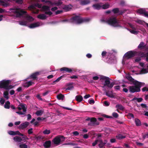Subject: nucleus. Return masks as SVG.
Segmentation results:
<instances>
[{
  "label": "nucleus",
  "instance_id": "f257e3e1",
  "mask_svg": "<svg viewBox=\"0 0 148 148\" xmlns=\"http://www.w3.org/2000/svg\"><path fill=\"white\" fill-rule=\"evenodd\" d=\"M113 50L107 52L103 51L101 53L102 59L105 62L109 64L114 63L115 61V56Z\"/></svg>",
  "mask_w": 148,
  "mask_h": 148
},
{
  "label": "nucleus",
  "instance_id": "f03ea898",
  "mask_svg": "<svg viewBox=\"0 0 148 148\" xmlns=\"http://www.w3.org/2000/svg\"><path fill=\"white\" fill-rule=\"evenodd\" d=\"M89 18H83L79 16H76L73 17L70 20L68 19H65L60 21V22H71L76 24H79L84 22H87L90 20Z\"/></svg>",
  "mask_w": 148,
  "mask_h": 148
},
{
  "label": "nucleus",
  "instance_id": "7ed1b4c3",
  "mask_svg": "<svg viewBox=\"0 0 148 148\" xmlns=\"http://www.w3.org/2000/svg\"><path fill=\"white\" fill-rule=\"evenodd\" d=\"M101 21L103 23H106L109 25L114 27H120V21L116 19L115 17H111L106 20L104 18L101 19Z\"/></svg>",
  "mask_w": 148,
  "mask_h": 148
},
{
  "label": "nucleus",
  "instance_id": "20e7f679",
  "mask_svg": "<svg viewBox=\"0 0 148 148\" xmlns=\"http://www.w3.org/2000/svg\"><path fill=\"white\" fill-rule=\"evenodd\" d=\"M138 84H133L134 86H130L128 87L130 92L131 93L139 92L140 91V88L144 86L145 84L139 82Z\"/></svg>",
  "mask_w": 148,
  "mask_h": 148
},
{
  "label": "nucleus",
  "instance_id": "39448f33",
  "mask_svg": "<svg viewBox=\"0 0 148 148\" xmlns=\"http://www.w3.org/2000/svg\"><path fill=\"white\" fill-rule=\"evenodd\" d=\"M136 52L132 51H130L125 53L123 57L122 60V64L123 65H126L128 64L127 63L129 59L134 56Z\"/></svg>",
  "mask_w": 148,
  "mask_h": 148
},
{
  "label": "nucleus",
  "instance_id": "423d86ee",
  "mask_svg": "<svg viewBox=\"0 0 148 148\" xmlns=\"http://www.w3.org/2000/svg\"><path fill=\"white\" fill-rule=\"evenodd\" d=\"M11 81L10 80L3 79L0 81V88H4L5 90H8L12 88V86L9 85Z\"/></svg>",
  "mask_w": 148,
  "mask_h": 148
},
{
  "label": "nucleus",
  "instance_id": "0eeeda50",
  "mask_svg": "<svg viewBox=\"0 0 148 148\" xmlns=\"http://www.w3.org/2000/svg\"><path fill=\"white\" fill-rule=\"evenodd\" d=\"M14 16L16 17H21L23 15H26V12L20 8L11 9L10 10Z\"/></svg>",
  "mask_w": 148,
  "mask_h": 148
},
{
  "label": "nucleus",
  "instance_id": "6e6552de",
  "mask_svg": "<svg viewBox=\"0 0 148 148\" xmlns=\"http://www.w3.org/2000/svg\"><path fill=\"white\" fill-rule=\"evenodd\" d=\"M100 79L104 80L105 82L104 84V86L102 88H104L105 86H107L108 88H112L114 85V84L113 82L110 83L109 78L108 77L101 76L100 77Z\"/></svg>",
  "mask_w": 148,
  "mask_h": 148
},
{
  "label": "nucleus",
  "instance_id": "1a4fd4ad",
  "mask_svg": "<svg viewBox=\"0 0 148 148\" xmlns=\"http://www.w3.org/2000/svg\"><path fill=\"white\" fill-rule=\"evenodd\" d=\"M25 104H21L19 105L17 107L18 110H19L18 111L16 112V113L19 115H23L25 116V114L27 108L25 107Z\"/></svg>",
  "mask_w": 148,
  "mask_h": 148
},
{
  "label": "nucleus",
  "instance_id": "9d476101",
  "mask_svg": "<svg viewBox=\"0 0 148 148\" xmlns=\"http://www.w3.org/2000/svg\"><path fill=\"white\" fill-rule=\"evenodd\" d=\"M140 65L142 67L140 71V74H144L148 73V64H145L143 62L139 63Z\"/></svg>",
  "mask_w": 148,
  "mask_h": 148
},
{
  "label": "nucleus",
  "instance_id": "9b49d317",
  "mask_svg": "<svg viewBox=\"0 0 148 148\" xmlns=\"http://www.w3.org/2000/svg\"><path fill=\"white\" fill-rule=\"evenodd\" d=\"M65 138L63 136H59L54 138L52 140L53 143L56 145H59L61 142L64 141Z\"/></svg>",
  "mask_w": 148,
  "mask_h": 148
},
{
  "label": "nucleus",
  "instance_id": "f8f14e48",
  "mask_svg": "<svg viewBox=\"0 0 148 148\" xmlns=\"http://www.w3.org/2000/svg\"><path fill=\"white\" fill-rule=\"evenodd\" d=\"M126 77L128 80L130 81V84H138L139 82L135 80L132 78L131 75L129 74H127L126 75Z\"/></svg>",
  "mask_w": 148,
  "mask_h": 148
},
{
  "label": "nucleus",
  "instance_id": "ddd939ff",
  "mask_svg": "<svg viewBox=\"0 0 148 148\" xmlns=\"http://www.w3.org/2000/svg\"><path fill=\"white\" fill-rule=\"evenodd\" d=\"M126 77L128 80L130 81V84H138L139 82L135 80L132 78L131 75L129 74H127L126 75Z\"/></svg>",
  "mask_w": 148,
  "mask_h": 148
},
{
  "label": "nucleus",
  "instance_id": "4468645a",
  "mask_svg": "<svg viewBox=\"0 0 148 148\" xmlns=\"http://www.w3.org/2000/svg\"><path fill=\"white\" fill-rule=\"evenodd\" d=\"M8 133L10 135L14 136L16 135H18L20 136H23V138H24L25 140L26 139H27V138L25 136H24L23 134H21L18 131H16L14 132L12 131H9L8 132Z\"/></svg>",
  "mask_w": 148,
  "mask_h": 148
},
{
  "label": "nucleus",
  "instance_id": "2eb2a0df",
  "mask_svg": "<svg viewBox=\"0 0 148 148\" xmlns=\"http://www.w3.org/2000/svg\"><path fill=\"white\" fill-rule=\"evenodd\" d=\"M42 10L44 11H45V13L46 14L51 15L52 14V13L50 11L49 7L43 5L42 7Z\"/></svg>",
  "mask_w": 148,
  "mask_h": 148
},
{
  "label": "nucleus",
  "instance_id": "dca6fc26",
  "mask_svg": "<svg viewBox=\"0 0 148 148\" xmlns=\"http://www.w3.org/2000/svg\"><path fill=\"white\" fill-rule=\"evenodd\" d=\"M90 122L88 123V125L89 126H94L95 125H98L99 123L97 122L96 118H91Z\"/></svg>",
  "mask_w": 148,
  "mask_h": 148
},
{
  "label": "nucleus",
  "instance_id": "f3484780",
  "mask_svg": "<svg viewBox=\"0 0 148 148\" xmlns=\"http://www.w3.org/2000/svg\"><path fill=\"white\" fill-rule=\"evenodd\" d=\"M42 25H43V23L41 22H37L30 24L29 26V27L30 28H33Z\"/></svg>",
  "mask_w": 148,
  "mask_h": 148
},
{
  "label": "nucleus",
  "instance_id": "a211bd4d",
  "mask_svg": "<svg viewBox=\"0 0 148 148\" xmlns=\"http://www.w3.org/2000/svg\"><path fill=\"white\" fill-rule=\"evenodd\" d=\"M42 71H38L34 73L31 74L29 76V77L27 78H31L33 79H35L37 78V77L42 74Z\"/></svg>",
  "mask_w": 148,
  "mask_h": 148
},
{
  "label": "nucleus",
  "instance_id": "6ab92c4d",
  "mask_svg": "<svg viewBox=\"0 0 148 148\" xmlns=\"http://www.w3.org/2000/svg\"><path fill=\"white\" fill-rule=\"evenodd\" d=\"M42 5L41 4L35 3L30 5L28 8L29 10H34L36 9V7H38L39 8H42Z\"/></svg>",
  "mask_w": 148,
  "mask_h": 148
},
{
  "label": "nucleus",
  "instance_id": "aec40b11",
  "mask_svg": "<svg viewBox=\"0 0 148 148\" xmlns=\"http://www.w3.org/2000/svg\"><path fill=\"white\" fill-rule=\"evenodd\" d=\"M29 122L25 121L24 123H21L19 126V128L20 129H23L27 127L29 125Z\"/></svg>",
  "mask_w": 148,
  "mask_h": 148
},
{
  "label": "nucleus",
  "instance_id": "412c9836",
  "mask_svg": "<svg viewBox=\"0 0 148 148\" xmlns=\"http://www.w3.org/2000/svg\"><path fill=\"white\" fill-rule=\"evenodd\" d=\"M92 7L95 10H99L101 9V3L93 4Z\"/></svg>",
  "mask_w": 148,
  "mask_h": 148
},
{
  "label": "nucleus",
  "instance_id": "4be33fe9",
  "mask_svg": "<svg viewBox=\"0 0 148 148\" xmlns=\"http://www.w3.org/2000/svg\"><path fill=\"white\" fill-rule=\"evenodd\" d=\"M112 11L115 14H121L124 12L122 10H120L119 8H115L112 10Z\"/></svg>",
  "mask_w": 148,
  "mask_h": 148
},
{
  "label": "nucleus",
  "instance_id": "5701e85b",
  "mask_svg": "<svg viewBox=\"0 0 148 148\" xmlns=\"http://www.w3.org/2000/svg\"><path fill=\"white\" fill-rule=\"evenodd\" d=\"M29 144V142H26L25 143H21L19 145L20 148H29V146L28 145Z\"/></svg>",
  "mask_w": 148,
  "mask_h": 148
},
{
  "label": "nucleus",
  "instance_id": "b1692460",
  "mask_svg": "<svg viewBox=\"0 0 148 148\" xmlns=\"http://www.w3.org/2000/svg\"><path fill=\"white\" fill-rule=\"evenodd\" d=\"M0 5L5 7L9 6V4L5 0H0Z\"/></svg>",
  "mask_w": 148,
  "mask_h": 148
},
{
  "label": "nucleus",
  "instance_id": "393cba45",
  "mask_svg": "<svg viewBox=\"0 0 148 148\" xmlns=\"http://www.w3.org/2000/svg\"><path fill=\"white\" fill-rule=\"evenodd\" d=\"M62 3V2L61 0H58L57 1H55L54 2H51V5L59 6Z\"/></svg>",
  "mask_w": 148,
  "mask_h": 148
},
{
  "label": "nucleus",
  "instance_id": "a878e982",
  "mask_svg": "<svg viewBox=\"0 0 148 148\" xmlns=\"http://www.w3.org/2000/svg\"><path fill=\"white\" fill-rule=\"evenodd\" d=\"M43 145L45 148H50L51 145V141L50 140L45 141Z\"/></svg>",
  "mask_w": 148,
  "mask_h": 148
},
{
  "label": "nucleus",
  "instance_id": "bb28decb",
  "mask_svg": "<svg viewBox=\"0 0 148 148\" xmlns=\"http://www.w3.org/2000/svg\"><path fill=\"white\" fill-rule=\"evenodd\" d=\"M34 82L31 81H29L23 83V86L25 87H28L34 84Z\"/></svg>",
  "mask_w": 148,
  "mask_h": 148
},
{
  "label": "nucleus",
  "instance_id": "cd10ccee",
  "mask_svg": "<svg viewBox=\"0 0 148 148\" xmlns=\"http://www.w3.org/2000/svg\"><path fill=\"white\" fill-rule=\"evenodd\" d=\"M13 140L14 141L17 142H20L23 140V138L21 137L16 136L13 138Z\"/></svg>",
  "mask_w": 148,
  "mask_h": 148
},
{
  "label": "nucleus",
  "instance_id": "c85d7f7f",
  "mask_svg": "<svg viewBox=\"0 0 148 148\" xmlns=\"http://www.w3.org/2000/svg\"><path fill=\"white\" fill-rule=\"evenodd\" d=\"M60 71H65L68 73H71L72 71L71 69L66 67L62 68L60 69Z\"/></svg>",
  "mask_w": 148,
  "mask_h": 148
},
{
  "label": "nucleus",
  "instance_id": "c756f323",
  "mask_svg": "<svg viewBox=\"0 0 148 148\" xmlns=\"http://www.w3.org/2000/svg\"><path fill=\"white\" fill-rule=\"evenodd\" d=\"M37 18L41 19L44 20L47 18V16L44 14H41L38 15Z\"/></svg>",
  "mask_w": 148,
  "mask_h": 148
},
{
  "label": "nucleus",
  "instance_id": "7c9ffc66",
  "mask_svg": "<svg viewBox=\"0 0 148 148\" xmlns=\"http://www.w3.org/2000/svg\"><path fill=\"white\" fill-rule=\"evenodd\" d=\"M110 7V5L108 3H106L105 4L103 5L101 3V9H107Z\"/></svg>",
  "mask_w": 148,
  "mask_h": 148
},
{
  "label": "nucleus",
  "instance_id": "2f4dec72",
  "mask_svg": "<svg viewBox=\"0 0 148 148\" xmlns=\"http://www.w3.org/2000/svg\"><path fill=\"white\" fill-rule=\"evenodd\" d=\"M99 142L100 143V144H99L98 145L99 148H103V146L106 144V143H103L101 139H99Z\"/></svg>",
  "mask_w": 148,
  "mask_h": 148
},
{
  "label": "nucleus",
  "instance_id": "473e14b6",
  "mask_svg": "<svg viewBox=\"0 0 148 148\" xmlns=\"http://www.w3.org/2000/svg\"><path fill=\"white\" fill-rule=\"evenodd\" d=\"M90 2V0H84L81 1L80 4L82 5H87Z\"/></svg>",
  "mask_w": 148,
  "mask_h": 148
},
{
  "label": "nucleus",
  "instance_id": "72a5a7b5",
  "mask_svg": "<svg viewBox=\"0 0 148 148\" xmlns=\"http://www.w3.org/2000/svg\"><path fill=\"white\" fill-rule=\"evenodd\" d=\"M137 12L140 14H143L145 16V14H146L145 10L143 9H140L137 10Z\"/></svg>",
  "mask_w": 148,
  "mask_h": 148
},
{
  "label": "nucleus",
  "instance_id": "f704fd0d",
  "mask_svg": "<svg viewBox=\"0 0 148 148\" xmlns=\"http://www.w3.org/2000/svg\"><path fill=\"white\" fill-rule=\"evenodd\" d=\"M145 46V44L143 42H141L138 46V48L141 49H144Z\"/></svg>",
  "mask_w": 148,
  "mask_h": 148
},
{
  "label": "nucleus",
  "instance_id": "c9c22d12",
  "mask_svg": "<svg viewBox=\"0 0 148 148\" xmlns=\"http://www.w3.org/2000/svg\"><path fill=\"white\" fill-rule=\"evenodd\" d=\"M76 100L78 102H81L83 100V97L81 95H77L75 97Z\"/></svg>",
  "mask_w": 148,
  "mask_h": 148
},
{
  "label": "nucleus",
  "instance_id": "e433bc0d",
  "mask_svg": "<svg viewBox=\"0 0 148 148\" xmlns=\"http://www.w3.org/2000/svg\"><path fill=\"white\" fill-rule=\"evenodd\" d=\"M57 97L58 100H63L64 99V96L62 94H60L58 95L57 96Z\"/></svg>",
  "mask_w": 148,
  "mask_h": 148
},
{
  "label": "nucleus",
  "instance_id": "4c0bfd02",
  "mask_svg": "<svg viewBox=\"0 0 148 148\" xmlns=\"http://www.w3.org/2000/svg\"><path fill=\"white\" fill-rule=\"evenodd\" d=\"M106 95L107 96L111 98H114V95L112 92L110 93L108 92H106Z\"/></svg>",
  "mask_w": 148,
  "mask_h": 148
},
{
  "label": "nucleus",
  "instance_id": "58836bf2",
  "mask_svg": "<svg viewBox=\"0 0 148 148\" xmlns=\"http://www.w3.org/2000/svg\"><path fill=\"white\" fill-rule=\"evenodd\" d=\"M116 108L117 109H119L121 110H123L124 108L123 106L121 104H117L116 106Z\"/></svg>",
  "mask_w": 148,
  "mask_h": 148
},
{
  "label": "nucleus",
  "instance_id": "ea45409f",
  "mask_svg": "<svg viewBox=\"0 0 148 148\" xmlns=\"http://www.w3.org/2000/svg\"><path fill=\"white\" fill-rule=\"evenodd\" d=\"M116 137L117 139L121 140L125 138V136H123L121 134H119L116 136Z\"/></svg>",
  "mask_w": 148,
  "mask_h": 148
},
{
  "label": "nucleus",
  "instance_id": "a19ab883",
  "mask_svg": "<svg viewBox=\"0 0 148 148\" xmlns=\"http://www.w3.org/2000/svg\"><path fill=\"white\" fill-rule=\"evenodd\" d=\"M44 112L43 110H40L37 111L35 113L38 116L42 115Z\"/></svg>",
  "mask_w": 148,
  "mask_h": 148
},
{
  "label": "nucleus",
  "instance_id": "79ce46f5",
  "mask_svg": "<svg viewBox=\"0 0 148 148\" xmlns=\"http://www.w3.org/2000/svg\"><path fill=\"white\" fill-rule=\"evenodd\" d=\"M126 28L132 34H138V32L136 30V29H133V30H132L127 28Z\"/></svg>",
  "mask_w": 148,
  "mask_h": 148
},
{
  "label": "nucleus",
  "instance_id": "37998d69",
  "mask_svg": "<svg viewBox=\"0 0 148 148\" xmlns=\"http://www.w3.org/2000/svg\"><path fill=\"white\" fill-rule=\"evenodd\" d=\"M135 122L136 125L137 126H140L141 124V123L140 121L138 119H135Z\"/></svg>",
  "mask_w": 148,
  "mask_h": 148
},
{
  "label": "nucleus",
  "instance_id": "c03bdc74",
  "mask_svg": "<svg viewBox=\"0 0 148 148\" xmlns=\"http://www.w3.org/2000/svg\"><path fill=\"white\" fill-rule=\"evenodd\" d=\"M3 95L4 97L6 99H8V91H6L4 92Z\"/></svg>",
  "mask_w": 148,
  "mask_h": 148
},
{
  "label": "nucleus",
  "instance_id": "a18cd8bd",
  "mask_svg": "<svg viewBox=\"0 0 148 148\" xmlns=\"http://www.w3.org/2000/svg\"><path fill=\"white\" fill-rule=\"evenodd\" d=\"M10 102L9 101H7L4 105V107L6 109H9L10 108Z\"/></svg>",
  "mask_w": 148,
  "mask_h": 148
},
{
  "label": "nucleus",
  "instance_id": "49530a36",
  "mask_svg": "<svg viewBox=\"0 0 148 148\" xmlns=\"http://www.w3.org/2000/svg\"><path fill=\"white\" fill-rule=\"evenodd\" d=\"M19 24L21 25H26L27 24V22L25 21H19Z\"/></svg>",
  "mask_w": 148,
  "mask_h": 148
},
{
  "label": "nucleus",
  "instance_id": "de8ad7c7",
  "mask_svg": "<svg viewBox=\"0 0 148 148\" xmlns=\"http://www.w3.org/2000/svg\"><path fill=\"white\" fill-rule=\"evenodd\" d=\"M41 1L42 2H45L46 3H47L48 5H51V2L50 1L47 0H41Z\"/></svg>",
  "mask_w": 148,
  "mask_h": 148
},
{
  "label": "nucleus",
  "instance_id": "09e8293b",
  "mask_svg": "<svg viewBox=\"0 0 148 148\" xmlns=\"http://www.w3.org/2000/svg\"><path fill=\"white\" fill-rule=\"evenodd\" d=\"M71 8V6L69 5H65L64 8V9L67 11L69 10Z\"/></svg>",
  "mask_w": 148,
  "mask_h": 148
},
{
  "label": "nucleus",
  "instance_id": "8fccbe9b",
  "mask_svg": "<svg viewBox=\"0 0 148 148\" xmlns=\"http://www.w3.org/2000/svg\"><path fill=\"white\" fill-rule=\"evenodd\" d=\"M141 106L143 108H145L146 109H148V107L147 106V105L145 103H141L140 104Z\"/></svg>",
  "mask_w": 148,
  "mask_h": 148
},
{
  "label": "nucleus",
  "instance_id": "3c124183",
  "mask_svg": "<svg viewBox=\"0 0 148 148\" xmlns=\"http://www.w3.org/2000/svg\"><path fill=\"white\" fill-rule=\"evenodd\" d=\"M27 19L29 21H31L33 20V18L31 16H26Z\"/></svg>",
  "mask_w": 148,
  "mask_h": 148
},
{
  "label": "nucleus",
  "instance_id": "603ef678",
  "mask_svg": "<svg viewBox=\"0 0 148 148\" xmlns=\"http://www.w3.org/2000/svg\"><path fill=\"white\" fill-rule=\"evenodd\" d=\"M50 130H45L43 132V133L45 134H48L50 133Z\"/></svg>",
  "mask_w": 148,
  "mask_h": 148
},
{
  "label": "nucleus",
  "instance_id": "864d4df0",
  "mask_svg": "<svg viewBox=\"0 0 148 148\" xmlns=\"http://www.w3.org/2000/svg\"><path fill=\"white\" fill-rule=\"evenodd\" d=\"M5 102V99L3 98H0V104L1 105H3Z\"/></svg>",
  "mask_w": 148,
  "mask_h": 148
},
{
  "label": "nucleus",
  "instance_id": "5fc2aeb1",
  "mask_svg": "<svg viewBox=\"0 0 148 148\" xmlns=\"http://www.w3.org/2000/svg\"><path fill=\"white\" fill-rule=\"evenodd\" d=\"M112 116L115 118H117L118 117L119 115L118 114L115 112H113L112 114Z\"/></svg>",
  "mask_w": 148,
  "mask_h": 148
},
{
  "label": "nucleus",
  "instance_id": "6e6d98bb",
  "mask_svg": "<svg viewBox=\"0 0 148 148\" xmlns=\"http://www.w3.org/2000/svg\"><path fill=\"white\" fill-rule=\"evenodd\" d=\"M129 25L130 27L132 28L133 29H136V27L135 26L131 24V23H129Z\"/></svg>",
  "mask_w": 148,
  "mask_h": 148
},
{
  "label": "nucleus",
  "instance_id": "4d7b16f0",
  "mask_svg": "<svg viewBox=\"0 0 148 148\" xmlns=\"http://www.w3.org/2000/svg\"><path fill=\"white\" fill-rule=\"evenodd\" d=\"M99 139H97L95 140V142L92 143V145L93 146H95L97 144L98 142H99Z\"/></svg>",
  "mask_w": 148,
  "mask_h": 148
},
{
  "label": "nucleus",
  "instance_id": "13d9d810",
  "mask_svg": "<svg viewBox=\"0 0 148 148\" xmlns=\"http://www.w3.org/2000/svg\"><path fill=\"white\" fill-rule=\"evenodd\" d=\"M88 103L90 104H93L95 103V101L93 99H90L88 101Z\"/></svg>",
  "mask_w": 148,
  "mask_h": 148
},
{
  "label": "nucleus",
  "instance_id": "bf43d9fd",
  "mask_svg": "<svg viewBox=\"0 0 148 148\" xmlns=\"http://www.w3.org/2000/svg\"><path fill=\"white\" fill-rule=\"evenodd\" d=\"M104 106H109L110 104V103L109 102L107 101H104Z\"/></svg>",
  "mask_w": 148,
  "mask_h": 148
},
{
  "label": "nucleus",
  "instance_id": "052dcab7",
  "mask_svg": "<svg viewBox=\"0 0 148 148\" xmlns=\"http://www.w3.org/2000/svg\"><path fill=\"white\" fill-rule=\"evenodd\" d=\"M16 2L18 4H21L23 3V0H16Z\"/></svg>",
  "mask_w": 148,
  "mask_h": 148
},
{
  "label": "nucleus",
  "instance_id": "680f3d73",
  "mask_svg": "<svg viewBox=\"0 0 148 148\" xmlns=\"http://www.w3.org/2000/svg\"><path fill=\"white\" fill-rule=\"evenodd\" d=\"M33 129L31 128L28 130V133L29 134H31L33 133Z\"/></svg>",
  "mask_w": 148,
  "mask_h": 148
},
{
  "label": "nucleus",
  "instance_id": "e2e57ef3",
  "mask_svg": "<svg viewBox=\"0 0 148 148\" xmlns=\"http://www.w3.org/2000/svg\"><path fill=\"white\" fill-rule=\"evenodd\" d=\"M73 88V86L72 85H71L68 86L66 88V90H71Z\"/></svg>",
  "mask_w": 148,
  "mask_h": 148
},
{
  "label": "nucleus",
  "instance_id": "0e129e2a",
  "mask_svg": "<svg viewBox=\"0 0 148 148\" xmlns=\"http://www.w3.org/2000/svg\"><path fill=\"white\" fill-rule=\"evenodd\" d=\"M141 58L140 57H137L136 58H135L134 60V61L135 62H138L140 61Z\"/></svg>",
  "mask_w": 148,
  "mask_h": 148
},
{
  "label": "nucleus",
  "instance_id": "69168bd1",
  "mask_svg": "<svg viewBox=\"0 0 148 148\" xmlns=\"http://www.w3.org/2000/svg\"><path fill=\"white\" fill-rule=\"evenodd\" d=\"M136 22L139 24H143V23H144V21L141 20H138L137 21H136Z\"/></svg>",
  "mask_w": 148,
  "mask_h": 148
},
{
  "label": "nucleus",
  "instance_id": "338daca9",
  "mask_svg": "<svg viewBox=\"0 0 148 148\" xmlns=\"http://www.w3.org/2000/svg\"><path fill=\"white\" fill-rule=\"evenodd\" d=\"M36 97L39 100L42 101V99L41 98L40 95L39 94H37L36 96Z\"/></svg>",
  "mask_w": 148,
  "mask_h": 148
},
{
  "label": "nucleus",
  "instance_id": "774afa93",
  "mask_svg": "<svg viewBox=\"0 0 148 148\" xmlns=\"http://www.w3.org/2000/svg\"><path fill=\"white\" fill-rule=\"evenodd\" d=\"M143 138L144 139L148 138V132L146 134L143 135Z\"/></svg>",
  "mask_w": 148,
  "mask_h": 148
}]
</instances>
